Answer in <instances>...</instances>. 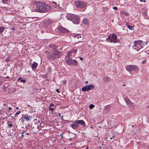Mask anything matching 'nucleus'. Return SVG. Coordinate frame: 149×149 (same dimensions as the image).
I'll use <instances>...</instances> for the list:
<instances>
[{
  "label": "nucleus",
  "instance_id": "19",
  "mask_svg": "<svg viewBox=\"0 0 149 149\" xmlns=\"http://www.w3.org/2000/svg\"><path fill=\"white\" fill-rule=\"evenodd\" d=\"M78 36H79V38H81V34H75L74 35H73V37H74L75 38H77L79 39V37H78Z\"/></svg>",
  "mask_w": 149,
  "mask_h": 149
},
{
  "label": "nucleus",
  "instance_id": "4",
  "mask_svg": "<svg viewBox=\"0 0 149 149\" xmlns=\"http://www.w3.org/2000/svg\"><path fill=\"white\" fill-rule=\"evenodd\" d=\"M67 18L69 20L71 21L74 24H78L79 23V18L76 15L69 14L67 15Z\"/></svg>",
  "mask_w": 149,
  "mask_h": 149
},
{
  "label": "nucleus",
  "instance_id": "27",
  "mask_svg": "<svg viewBox=\"0 0 149 149\" xmlns=\"http://www.w3.org/2000/svg\"><path fill=\"white\" fill-rule=\"evenodd\" d=\"M51 4L54 6V7H56V6L57 4L56 2H54V1H53L51 2Z\"/></svg>",
  "mask_w": 149,
  "mask_h": 149
},
{
  "label": "nucleus",
  "instance_id": "49",
  "mask_svg": "<svg viewBox=\"0 0 149 149\" xmlns=\"http://www.w3.org/2000/svg\"><path fill=\"white\" fill-rule=\"evenodd\" d=\"M25 131H23L22 133V134H23L25 132Z\"/></svg>",
  "mask_w": 149,
  "mask_h": 149
},
{
  "label": "nucleus",
  "instance_id": "23",
  "mask_svg": "<svg viewBox=\"0 0 149 149\" xmlns=\"http://www.w3.org/2000/svg\"><path fill=\"white\" fill-rule=\"evenodd\" d=\"M110 108L109 106H107L104 108V110L107 112L110 110Z\"/></svg>",
  "mask_w": 149,
  "mask_h": 149
},
{
  "label": "nucleus",
  "instance_id": "58",
  "mask_svg": "<svg viewBox=\"0 0 149 149\" xmlns=\"http://www.w3.org/2000/svg\"><path fill=\"white\" fill-rule=\"evenodd\" d=\"M88 81H86V82L85 83H86V84H87V83H88Z\"/></svg>",
  "mask_w": 149,
  "mask_h": 149
},
{
  "label": "nucleus",
  "instance_id": "31",
  "mask_svg": "<svg viewBox=\"0 0 149 149\" xmlns=\"http://www.w3.org/2000/svg\"><path fill=\"white\" fill-rule=\"evenodd\" d=\"M8 1V0H2V2L3 3L6 4Z\"/></svg>",
  "mask_w": 149,
  "mask_h": 149
},
{
  "label": "nucleus",
  "instance_id": "64",
  "mask_svg": "<svg viewBox=\"0 0 149 149\" xmlns=\"http://www.w3.org/2000/svg\"><path fill=\"white\" fill-rule=\"evenodd\" d=\"M140 1H142V0H140Z\"/></svg>",
  "mask_w": 149,
  "mask_h": 149
},
{
  "label": "nucleus",
  "instance_id": "46",
  "mask_svg": "<svg viewBox=\"0 0 149 149\" xmlns=\"http://www.w3.org/2000/svg\"><path fill=\"white\" fill-rule=\"evenodd\" d=\"M79 58L81 60H82L83 59V58L81 57H79Z\"/></svg>",
  "mask_w": 149,
  "mask_h": 149
},
{
  "label": "nucleus",
  "instance_id": "20",
  "mask_svg": "<svg viewBox=\"0 0 149 149\" xmlns=\"http://www.w3.org/2000/svg\"><path fill=\"white\" fill-rule=\"evenodd\" d=\"M7 123L9 128H10L12 127L13 125L12 122L11 121H8Z\"/></svg>",
  "mask_w": 149,
  "mask_h": 149
},
{
  "label": "nucleus",
  "instance_id": "1",
  "mask_svg": "<svg viewBox=\"0 0 149 149\" xmlns=\"http://www.w3.org/2000/svg\"><path fill=\"white\" fill-rule=\"evenodd\" d=\"M36 7V9L35 10V11L40 13L49 12L51 10L50 6L42 2H37Z\"/></svg>",
  "mask_w": 149,
  "mask_h": 149
},
{
  "label": "nucleus",
  "instance_id": "52",
  "mask_svg": "<svg viewBox=\"0 0 149 149\" xmlns=\"http://www.w3.org/2000/svg\"><path fill=\"white\" fill-rule=\"evenodd\" d=\"M5 88V86H4V87H3V88H3V89H4Z\"/></svg>",
  "mask_w": 149,
  "mask_h": 149
},
{
  "label": "nucleus",
  "instance_id": "29",
  "mask_svg": "<svg viewBox=\"0 0 149 149\" xmlns=\"http://www.w3.org/2000/svg\"><path fill=\"white\" fill-rule=\"evenodd\" d=\"M95 107V106L93 104H91L89 105V108L90 109H92L93 107Z\"/></svg>",
  "mask_w": 149,
  "mask_h": 149
},
{
  "label": "nucleus",
  "instance_id": "53",
  "mask_svg": "<svg viewBox=\"0 0 149 149\" xmlns=\"http://www.w3.org/2000/svg\"><path fill=\"white\" fill-rule=\"evenodd\" d=\"M72 138H70V141H71L72 140Z\"/></svg>",
  "mask_w": 149,
  "mask_h": 149
},
{
  "label": "nucleus",
  "instance_id": "62",
  "mask_svg": "<svg viewBox=\"0 0 149 149\" xmlns=\"http://www.w3.org/2000/svg\"><path fill=\"white\" fill-rule=\"evenodd\" d=\"M134 127V125H133L132 126V127Z\"/></svg>",
  "mask_w": 149,
  "mask_h": 149
},
{
  "label": "nucleus",
  "instance_id": "16",
  "mask_svg": "<svg viewBox=\"0 0 149 149\" xmlns=\"http://www.w3.org/2000/svg\"><path fill=\"white\" fill-rule=\"evenodd\" d=\"M103 79L105 81H110L111 80L110 78L108 76H106L104 77L103 78Z\"/></svg>",
  "mask_w": 149,
  "mask_h": 149
},
{
  "label": "nucleus",
  "instance_id": "39",
  "mask_svg": "<svg viewBox=\"0 0 149 149\" xmlns=\"http://www.w3.org/2000/svg\"><path fill=\"white\" fill-rule=\"evenodd\" d=\"M63 132H62V133L60 135V136H61L62 137H63Z\"/></svg>",
  "mask_w": 149,
  "mask_h": 149
},
{
  "label": "nucleus",
  "instance_id": "2",
  "mask_svg": "<svg viewBox=\"0 0 149 149\" xmlns=\"http://www.w3.org/2000/svg\"><path fill=\"white\" fill-rule=\"evenodd\" d=\"M63 54L61 52L57 51L56 52L50 53L47 55V59L49 61L55 60L59 58Z\"/></svg>",
  "mask_w": 149,
  "mask_h": 149
},
{
  "label": "nucleus",
  "instance_id": "41",
  "mask_svg": "<svg viewBox=\"0 0 149 149\" xmlns=\"http://www.w3.org/2000/svg\"><path fill=\"white\" fill-rule=\"evenodd\" d=\"M19 120H21V122L23 123L24 122V119H19Z\"/></svg>",
  "mask_w": 149,
  "mask_h": 149
},
{
  "label": "nucleus",
  "instance_id": "9",
  "mask_svg": "<svg viewBox=\"0 0 149 149\" xmlns=\"http://www.w3.org/2000/svg\"><path fill=\"white\" fill-rule=\"evenodd\" d=\"M95 87V86L93 84H90L82 88L81 90L83 92L88 91L89 90L94 89Z\"/></svg>",
  "mask_w": 149,
  "mask_h": 149
},
{
  "label": "nucleus",
  "instance_id": "32",
  "mask_svg": "<svg viewBox=\"0 0 149 149\" xmlns=\"http://www.w3.org/2000/svg\"><path fill=\"white\" fill-rule=\"evenodd\" d=\"M20 113H21L20 111H19L16 112L15 114V116H17V115H19Z\"/></svg>",
  "mask_w": 149,
  "mask_h": 149
},
{
  "label": "nucleus",
  "instance_id": "13",
  "mask_svg": "<svg viewBox=\"0 0 149 149\" xmlns=\"http://www.w3.org/2000/svg\"><path fill=\"white\" fill-rule=\"evenodd\" d=\"M52 22V21L49 19H46L45 22H44V24H45V26H48L51 24Z\"/></svg>",
  "mask_w": 149,
  "mask_h": 149
},
{
  "label": "nucleus",
  "instance_id": "38",
  "mask_svg": "<svg viewBox=\"0 0 149 149\" xmlns=\"http://www.w3.org/2000/svg\"><path fill=\"white\" fill-rule=\"evenodd\" d=\"M61 120H63L64 121H65V120L63 119V116L61 117Z\"/></svg>",
  "mask_w": 149,
  "mask_h": 149
},
{
  "label": "nucleus",
  "instance_id": "3",
  "mask_svg": "<svg viewBox=\"0 0 149 149\" xmlns=\"http://www.w3.org/2000/svg\"><path fill=\"white\" fill-rule=\"evenodd\" d=\"M73 123L70 124V125L74 130L78 129L79 125H81L83 127H85L86 124L83 120H78V119L74 121Z\"/></svg>",
  "mask_w": 149,
  "mask_h": 149
},
{
  "label": "nucleus",
  "instance_id": "6",
  "mask_svg": "<svg viewBox=\"0 0 149 149\" xmlns=\"http://www.w3.org/2000/svg\"><path fill=\"white\" fill-rule=\"evenodd\" d=\"M142 42H140L139 40L135 41L134 42V45L133 47V49L138 51L143 48Z\"/></svg>",
  "mask_w": 149,
  "mask_h": 149
},
{
  "label": "nucleus",
  "instance_id": "5",
  "mask_svg": "<svg viewBox=\"0 0 149 149\" xmlns=\"http://www.w3.org/2000/svg\"><path fill=\"white\" fill-rule=\"evenodd\" d=\"M107 40L108 42L113 43H120L119 39L117 38V35L114 33L109 35L107 38Z\"/></svg>",
  "mask_w": 149,
  "mask_h": 149
},
{
  "label": "nucleus",
  "instance_id": "36",
  "mask_svg": "<svg viewBox=\"0 0 149 149\" xmlns=\"http://www.w3.org/2000/svg\"><path fill=\"white\" fill-rule=\"evenodd\" d=\"M49 109L50 110H51L52 111H53V110L54 109V108H51V107H49Z\"/></svg>",
  "mask_w": 149,
  "mask_h": 149
},
{
  "label": "nucleus",
  "instance_id": "45",
  "mask_svg": "<svg viewBox=\"0 0 149 149\" xmlns=\"http://www.w3.org/2000/svg\"><path fill=\"white\" fill-rule=\"evenodd\" d=\"M114 136H112V137H111V138H110V139H112L113 138H114Z\"/></svg>",
  "mask_w": 149,
  "mask_h": 149
},
{
  "label": "nucleus",
  "instance_id": "54",
  "mask_svg": "<svg viewBox=\"0 0 149 149\" xmlns=\"http://www.w3.org/2000/svg\"><path fill=\"white\" fill-rule=\"evenodd\" d=\"M146 108H148L149 109V105H148L147 106V107H146Z\"/></svg>",
  "mask_w": 149,
  "mask_h": 149
},
{
  "label": "nucleus",
  "instance_id": "43",
  "mask_svg": "<svg viewBox=\"0 0 149 149\" xmlns=\"http://www.w3.org/2000/svg\"><path fill=\"white\" fill-rule=\"evenodd\" d=\"M56 91H57L58 93L60 92V91H59L58 89H56Z\"/></svg>",
  "mask_w": 149,
  "mask_h": 149
},
{
  "label": "nucleus",
  "instance_id": "59",
  "mask_svg": "<svg viewBox=\"0 0 149 149\" xmlns=\"http://www.w3.org/2000/svg\"><path fill=\"white\" fill-rule=\"evenodd\" d=\"M12 29H13V30H15V28H12Z\"/></svg>",
  "mask_w": 149,
  "mask_h": 149
},
{
  "label": "nucleus",
  "instance_id": "12",
  "mask_svg": "<svg viewBox=\"0 0 149 149\" xmlns=\"http://www.w3.org/2000/svg\"><path fill=\"white\" fill-rule=\"evenodd\" d=\"M58 29L59 31L62 33H65L68 32V30L66 29L65 28L63 27L62 26H60L58 27Z\"/></svg>",
  "mask_w": 149,
  "mask_h": 149
},
{
  "label": "nucleus",
  "instance_id": "17",
  "mask_svg": "<svg viewBox=\"0 0 149 149\" xmlns=\"http://www.w3.org/2000/svg\"><path fill=\"white\" fill-rule=\"evenodd\" d=\"M23 116H24V118L26 120L28 121L30 120V117H29L28 115L26 114L25 115H23Z\"/></svg>",
  "mask_w": 149,
  "mask_h": 149
},
{
  "label": "nucleus",
  "instance_id": "40",
  "mask_svg": "<svg viewBox=\"0 0 149 149\" xmlns=\"http://www.w3.org/2000/svg\"><path fill=\"white\" fill-rule=\"evenodd\" d=\"M146 60H144V61H143L142 62V63L143 64H144L146 62Z\"/></svg>",
  "mask_w": 149,
  "mask_h": 149
},
{
  "label": "nucleus",
  "instance_id": "10",
  "mask_svg": "<svg viewBox=\"0 0 149 149\" xmlns=\"http://www.w3.org/2000/svg\"><path fill=\"white\" fill-rule=\"evenodd\" d=\"M126 70L129 72L134 70L137 71H138L139 70V68L136 65H128L126 67Z\"/></svg>",
  "mask_w": 149,
  "mask_h": 149
},
{
  "label": "nucleus",
  "instance_id": "51",
  "mask_svg": "<svg viewBox=\"0 0 149 149\" xmlns=\"http://www.w3.org/2000/svg\"><path fill=\"white\" fill-rule=\"evenodd\" d=\"M7 79H8L9 78V76H7V77H5Z\"/></svg>",
  "mask_w": 149,
  "mask_h": 149
},
{
  "label": "nucleus",
  "instance_id": "26",
  "mask_svg": "<svg viewBox=\"0 0 149 149\" xmlns=\"http://www.w3.org/2000/svg\"><path fill=\"white\" fill-rule=\"evenodd\" d=\"M70 51L72 53H76L77 51V49H72Z\"/></svg>",
  "mask_w": 149,
  "mask_h": 149
},
{
  "label": "nucleus",
  "instance_id": "21",
  "mask_svg": "<svg viewBox=\"0 0 149 149\" xmlns=\"http://www.w3.org/2000/svg\"><path fill=\"white\" fill-rule=\"evenodd\" d=\"M5 29V27L3 26L0 27V34H1Z\"/></svg>",
  "mask_w": 149,
  "mask_h": 149
},
{
  "label": "nucleus",
  "instance_id": "50",
  "mask_svg": "<svg viewBox=\"0 0 149 149\" xmlns=\"http://www.w3.org/2000/svg\"><path fill=\"white\" fill-rule=\"evenodd\" d=\"M26 134L27 135H29V133H26Z\"/></svg>",
  "mask_w": 149,
  "mask_h": 149
},
{
  "label": "nucleus",
  "instance_id": "8",
  "mask_svg": "<svg viewBox=\"0 0 149 149\" xmlns=\"http://www.w3.org/2000/svg\"><path fill=\"white\" fill-rule=\"evenodd\" d=\"M74 3L76 6L80 8H84L86 6V3L84 1H76Z\"/></svg>",
  "mask_w": 149,
  "mask_h": 149
},
{
  "label": "nucleus",
  "instance_id": "22",
  "mask_svg": "<svg viewBox=\"0 0 149 149\" xmlns=\"http://www.w3.org/2000/svg\"><path fill=\"white\" fill-rule=\"evenodd\" d=\"M18 81H20V82H23V83H24V82H26V80L25 79H22L21 78V77H19L18 80H17Z\"/></svg>",
  "mask_w": 149,
  "mask_h": 149
},
{
  "label": "nucleus",
  "instance_id": "47",
  "mask_svg": "<svg viewBox=\"0 0 149 149\" xmlns=\"http://www.w3.org/2000/svg\"><path fill=\"white\" fill-rule=\"evenodd\" d=\"M11 107H9L8 108V110H10L11 109Z\"/></svg>",
  "mask_w": 149,
  "mask_h": 149
},
{
  "label": "nucleus",
  "instance_id": "11",
  "mask_svg": "<svg viewBox=\"0 0 149 149\" xmlns=\"http://www.w3.org/2000/svg\"><path fill=\"white\" fill-rule=\"evenodd\" d=\"M125 101L127 104L131 107H132L133 106L134 103L132 102L128 98H125Z\"/></svg>",
  "mask_w": 149,
  "mask_h": 149
},
{
  "label": "nucleus",
  "instance_id": "33",
  "mask_svg": "<svg viewBox=\"0 0 149 149\" xmlns=\"http://www.w3.org/2000/svg\"><path fill=\"white\" fill-rule=\"evenodd\" d=\"M54 105H55L54 103H51L50 104L49 107H52L54 106Z\"/></svg>",
  "mask_w": 149,
  "mask_h": 149
},
{
  "label": "nucleus",
  "instance_id": "56",
  "mask_svg": "<svg viewBox=\"0 0 149 149\" xmlns=\"http://www.w3.org/2000/svg\"><path fill=\"white\" fill-rule=\"evenodd\" d=\"M16 109H18V107H17L16 108Z\"/></svg>",
  "mask_w": 149,
  "mask_h": 149
},
{
  "label": "nucleus",
  "instance_id": "42",
  "mask_svg": "<svg viewBox=\"0 0 149 149\" xmlns=\"http://www.w3.org/2000/svg\"><path fill=\"white\" fill-rule=\"evenodd\" d=\"M25 128H26V129H28V126H27V125H26L25 126Z\"/></svg>",
  "mask_w": 149,
  "mask_h": 149
},
{
  "label": "nucleus",
  "instance_id": "28",
  "mask_svg": "<svg viewBox=\"0 0 149 149\" xmlns=\"http://www.w3.org/2000/svg\"><path fill=\"white\" fill-rule=\"evenodd\" d=\"M140 42H142V44L143 45V46H144L145 45H146L147 44V41H146V42H143V41H140Z\"/></svg>",
  "mask_w": 149,
  "mask_h": 149
},
{
  "label": "nucleus",
  "instance_id": "35",
  "mask_svg": "<svg viewBox=\"0 0 149 149\" xmlns=\"http://www.w3.org/2000/svg\"><path fill=\"white\" fill-rule=\"evenodd\" d=\"M56 114L57 115V116H58L59 117H60L61 116V114L60 113H56Z\"/></svg>",
  "mask_w": 149,
  "mask_h": 149
},
{
  "label": "nucleus",
  "instance_id": "15",
  "mask_svg": "<svg viewBox=\"0 0 149 149\" xmlns=\"http://www.w3.org/2000/svg\"><path fill=\"white\" fill-rule=\"evenodd\" d=\"M31 66L32 69L33 70H36L38 65V64L36 62H33L32 64H31Z\"/></svg>",
  "mask_w": 149,
  "mask_h": 149
},
{
  "label": "nucleus",
  "instance_id": "14",
  "mask_svg": "<svg viewBox=\"0 0 149 149\" xmlns=\"http://www.w3.org/2000/svg\"><path fill=\"white\" fill-rule=\"evenodd\" d=\"M49 47L51 48V50L53 52H56V51L57 48L58 47L57 46L53 44H51L49 46Z\"/></svg>",
  "mask_w": 149,
  "mask_h": 149
},
{
  "label": "nucleus",
  "instance_id": "61",
  "mask_svg": "<svg viewBox=\"0 0 149 149\" xmlns=\"http://www.w3.org/2000/svg\"><path fill=\"white\" fill-rule=\"evenodd\" d=\"M28 72L29 73L30 72V71L29 70L28 71Z\"/></svg>",
  "mask_w": 149,
  "mask_h": 149
},
{
  "label": "nucleus",
  "instance_id": "55",
  "mask_svg": "<svg viewBox=\"0 0 149 149\" xmlns=\"http://www.w3.org/2000/svg\"><path fill=\"white\" fill-rule=\"evenodd\" d=\"M144 146L145 147H146V146H147V145H146L145 144L144 145Z\"/></svg>",
  "mask_w": 149,
  "mask_h": 149
},
{
  "label": "nucleus",
  "instance_id": "30",
  "mask_svg": "<svg viewBox=\"0 0 149 149\" xmlns=\"http://www.w3.org/2000/svg\"><path fill=\"white\" fill-rule=\"evenodd\" d=\"M64 121L65 122H66V123H70V122H71L72 123H73L74 122V121L65 120V121Z\"/></svg>",
  "mask_w": 149,
  "mask_h": 149
},
{
  "label": "nucleus",
  "instance_id": "57",
  "mask_svg": "<svg viewBox=\"0 0 149 149\" xmlns=\"http://www.w3.org/2000/svg\"><path fill=\"white\" fill-rule=\"evenodd\" d=\"M10 117H11L12 118H13V117L12 116H10Z\"/></svg>",
  "mask_w": 149,
  "mask_h": 149
},
{
  "label": "nucleus",
  "instance_id": "60",
  "mask_svg": "<svg viewBox=\"0 0 149 149\" xmlns=\"http://www.w3.org/2000/svg\"><path fill=\"white\" fill-rule=\"evenodd\" d=\"M88 147H87L86 148V149H88Z\"/></svg>",
  "mask_w": 149,
  "mask_h": 149
},
{
  "label": "nucleus",
  "instance_id": "63",
  "mask_svg": "<svg viewBox=\"0 0 149 149\" xmlns=\"http://www.w3.org/2000/svg\"><path fill=\"white\" fill-rule=\"evenodd\" d=\"M4 104V105H6V104Z\"/></svg>",
  "mask_w": 149,
  "mask_h": 149
},
{
  "label": "nucleus",
  "instance_id": "25",
  "mask_svg": "<svg viewBox=\"0 0 149 149\" xmlns=\"http://www.w3.org/2000/svg\"><path fill=\"white\" fill-rule=\"evenodd\" d=\"M71 54L72 53L70 51H68L67 53L68 56L66 57L65 58L69 57L70 58V56Z\"/></svg>",
  "mask_w": 149,
  "mask_h": 149
},
{
  "label": "nucleus",
  "instance_id": "48",
  "mask_svg": "<svg viewBox=\"0 0 149 149\" xmlns=\"http://www.w3.org/2000/svg\"><path fill=\"white\" fill-rule=\"evenodd\" d=\"M24 136V135H23V134H22L21 137L22 138V137H23Z\"/></svg>",
  "mask_w": 149,
  "mask_h": 149
},
{
  "label": "nucleus",
  "instance_id": "7",
  "mask_svg": "<svg viewBox=\"0 0 149 149\" xmlns=\"http://www.w3.org/2000/svg\"><path fill=\"white\" fill-rule=\"evenodd\" d=\"M65 60L67 64L70 65H76L77 64V61L75 60H72L69 57L65 58Z\"/></svg>",
  "mask_w": 149,
  "mask_h": 149
},
{
  "label": "nucleus",
  "instance_id": "24",
  "mask_svg": "<svg viewBox=\"0 0 149 149\" xmlns=\"http://www.w3.org/2000/svg\"><path fill=\"white\" fill-rule=\"evenodd\" d=\"M126 25L129 29L131 30H132L133 29V26L128 25L127 23H126Z\"/></svg>",
  "mask_w": 149,
  "mask_h": 149
},
{
  "label": "nucleus",
  "instance_id": "18",
  "mask_svg": "<svg viewBox=\"0 0 149 149\" xmlns=\"http://www.w3.org/2000/svg\"><path fill=\"white\" fill-rule=\"evenodd\" d=\"M89 22L88 20L86 18L84 19L83 21V23L86 25H87L89 24Z\"/></svg>",
  "mask_w": 149,
  "mask_h": 149
},
{
  "label": "nucleus",
  "instance_id": "37",
  "mask_svg": "<svg viewBox=\"0 0 149 149\" xmlns=\"http://www.w3.org/2000/svg\"><path fill=\"white\" fill-rule=\"evenodd\" d=\"M113 9L115 10H116L117 9V8L116 7H114L113 8Z\"/></svg>",
  "mask_w": 149,
  "mask_h": 149
},
{
  "label": "nucleus",
  "instance_id": "34",
  "mask_svg": "<svg viewBox=\"0 0 149 149\" xmlns=\"http://www.w3.org/2000/svg\"><path fill=\"white\" fill-rule=\"evenodd\" d=\"M66 83V81L65 80H64L62 81V83L63 84H64Z\"/></svg>",
  "mask_w": 149,
  "mask_h": 149
},
{
  "label": "nucleus",
  "instance_id": "44",
  "mask_svg": "<svg viewBox=\"0 0 149 149\" xmlns=\"http://www.w3.org/2000/svg\"><path fill=\"white\" fill-rule=\"evenodd\" d=\"M43 78H46L47 77V76H46V75H45L44 76H43Z\"/></svg>",
  "mask_w": 149,
  "mask_h": 149
}]
</instances>
